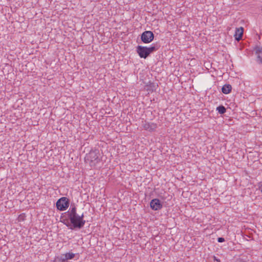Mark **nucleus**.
Wrapping results in <instances>:
<instances>
[{
	"mask_svg": "<svg viewBox=\"0 0 262 262\" xmlns=\"http://www.w3.org/2000/svg\"><path fill=\"white\" fill-rule=\"evenodd\" d=\"M68 219L70 220L71 225L70 229H81L85 223L83 220L84 214L79 215L77 213V209L74 204H71L69 210L67 212Z\"/></svg>",
	"mask_w": 262,
	"mask_h": 262,
	"instance_id": "f257e3e1",
	"label": "nucleus"
},
{
	"mask_svg": "<svg viewBox=\"0 0 262 262\" xmlns=\"http://www.w3.org/2000/svg\"><path fill=\"white\" fill-rule=\"evenodd\" d=\"M99 151L97 149L93 150L86 155V158L87 160L90 161L91 165H95L99 161Z\"/></svg>",
	"mask_w": 262,
	"mask_h": 262,
	"instance_id": "f03ea898",
	"label": "nucleus"
},
{
	"mask_svg": "<svg viewBox=\"0 0 262 262\" xmlns=\"http://www.w3.org/2000/svg\"><path fill=\"white\" fill-rule=\"evenodd\" d=\"M70 201L66 197H62L59 199L56 203V206L60 211L66 210L69 206Z\"/></svg>",
	"mask_w": 262,
	"mask_h": 262,
	"instance_id": "7ed1b4c3",
	"label": "nucleus"
},
{
	"mask_svg": "<svg viewBox=\"0 0 262 262\" xmlns=\"http://www.w3.org/2000/svg\"><path fill=\"white\" fill-rule=\"evenodd\" d=\"M154 38V35L150 31H146L142 33L141 39L145 43L151 42Z\"/></svg>",
	"mask_w": 262,
	"mask_h": 262,
	"instance_id": "20e7f679",
	"label": "nucleus"
},
{
	"mask_svg": "<svg viewBox=\"0 0 262 262\" xmlns=\"http://www.w3.org/2000/svg\"><path fill=\"white\" fill-rule=\"evenodd\" d=\"M137 52L141 58H146L149 55V53L147 47L141 46H138L137 47Z\"/></svg>",
	"mask_w": 262,
	"mask_h": 262,
	"instance_id": "39448f33",
	"label": "nucleus"
},
{
	"mask_svg": "<svg viewBox=\"0 0 262 262\" xmlns=\"http://www.w3.org/2000/svg\"><path fill=\"white\" fill-rule=\"evenodd\" d=\"M150 206L152 209L158 210L162 208V205L158 199L152 200L150 203Z\"/></svg>",
	"mask_w": 262,
	"mask_h": 262,
	"instance_id": "423d86ee",
	"label": "nucleus"
},
{
	"mask_svg": "<svg viewBox=\"0 0 262 262\" xmlns=\"http://www.w3.org/2000/svg\"><path fill=\"white\" fill-rule=\"evenodd\" d=\"M144 129L149 132L154 131L157 128V125L153 123L145 122L142 125Z\"/></svg>",
	"mask_w": 262,
	"mask_h": 262,
	"instance_id": "0eeeda50",
	"label": "nucleus"
},
{
	"mask_svg": "<svg viewBox=\"0 0 262 262\" xmlns=\"http://www.w3.org/2000/svg\"><path fill=\"white\" fill-rule=\"evenodd\" d=\"M243 32L244 28L242 27L236 28L234 37L236 40L239 41L242 39L243 35Z\"/></svg>",
	"mask_w": 262,
	"mask_h": 262,
	"instance_id": "6e6552de",
	"label": "nucleus"
},
{
	"mask_svg": "<svg viewBox=\"0 0 262 262\" xmlns=\"http://www.w3.org/2000/svg\"><path fill=\"white\" fill-rule=\"evenodd\" d=\"M75 256V254L73 253H67L61 256L60 260L62 262H65L69 259H73Z\"/></svg>",
	"mask_w": 262,
	"mask_h": 262,
	"instance_id": "1a4fd4ad",
	"label": "nucleus"
},
{
	"mask_svg": "<svg viewBox=\"0 0 262 262\" xmlns=\"http://www.w3.org/2000/svg\"><path fill=\"white\" fill-rule=\"evenodd\" d=\"M232 89V86L229 84H225L222 89V92L225 94H229Z\"/></svg>",
	"mask_w": 262,
	"mask_h": 262,
	"instance_id": "9d476101",
	"label": "nucleus"
},
{
	"mask_svg": "<svg viewBox=\"0 0 262 262\" xmlns=\"http://www.w3.org/2000/svg\"><path fill=\"white\" fill-rule=\"evenodd\" d=\"M147 91L149 92H153L156 91V85L155 83H150L149 85H147Z\"/></svg>",
	"mask_w": 262,
	"mask_h": 262,
	"instance_id": "9b49d317",
	"label": "nucleus"
},
{
	"mask_svg": "<svg viewBox=\"0 0 262 262\" xmlns=\"http://www.w3.org/2000/svg\"><path fill=\"white\" fill-rule=\"evenodd\" d=\"M159 47L158 46H152L150 47H147L149 54L152 52L158 50Z\"/></svg>",
	"mask_w": 262,
	"mask_h": 262,
	"instance_id": "f8f14e48",
	"label": "nucleus"
},
{
	"mask_svg": "<svg viewBox=\"0 0 262 262\" xmlns=\"http://www.w3.org/2000/svg\"><path fill=\"white\" fill-rule=\"evenodd\" d=\"M216 110L221 114H223L226 112V108L223 105H220L216 108Z\"/></svg>",
	"mask_w": 262,
	"mask_h": 262,
	"instance_id": "ddd939ff",
	"label": "nucleus"
},
{
	"mask_svg": "<svg viewBox=\"0 0 262 262\" xmlns=\"http://www.w3.org/2000/svg\"><path fill=\"white\" fill-rule=\"evenodd\" d=\"M255 53L257 55L262 54V47L257 46L254 49Z\"/></svg>",
	"mask_w": 262,
	"mask_h": 262,
	"instance_id": "4468645a",
	"label": "nucleus"
},
{
	"mask_svg": "<svg viewBox=\"0 0 262 262\" xmlns=\"http://www.w3.org/2000/svg\"><path fill=\"white\" fill-rule=\"evenodd\" d=\"M257 61L259 63L262 64V56H261L260 54L257 55Z\"/></svg>",
	"mask_w": 262,
	"mask_h": 262,
	"instance_id": "2eb2a0df",
	"label": "nucleus"
},
{
	"mask_svg": "<svg viewBox=\"0 0 262 262\" xmlns=\"http://www.w3.org/2000/svg\"><path fill=\"white\" fill-rule=\"evenodd\" d=\"M258 189L260 190V191L262 192V181L258 183Z\"/></svg>",
	"mask_w": 262,
	"mask_h": 262,
	"instance_id": "dca6fc26",
	"label": "nucleus"
},
{
	"mask_svg": "<svg viewBox=\"0 0 262 262\" xmlns=\"http://www.w3.org/2000/svg\"><path fill=\"white\" fill-rule=\"evenodd\" d=\"M225 241V239L223 237H219L217 238V242L219 243H222Z\"/></svg>",
	"mask_w": 262,
	"mask_h": 262,
	"instance_id": "f3484780",
	"label": "nucleus"
}]
</instances>
